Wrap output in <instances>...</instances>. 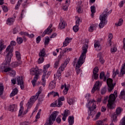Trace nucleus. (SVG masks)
I'll list each match as a JSON object with an SVG mask.
<instances>
[{
	"label": "nucleus",
	"mask_w": 125,
	"mask_h": 125,
	"mask_svg": "<svg viewBox=\"0 0 125 125\" xmlns=\"http://www.w3.org/2000/svg\"><path fill=\"white\" fill-rule=\"evenodd\" d=\"M87 48H88V46L87 44H85L82 47V53L79 57V59L77 62V64L76 65V70L77 75H79L81 72V69L80 68L82 66V65L84 63V60L86 57V52H87Z\"/></svg>",
	"instance_id": "obj_1"
},
{
	"label": "nucleus",
	"mask_w": 125,
	"mask_h": 125,
	"mask_svg": "<svg viewBox=\"0 0 125 125\" xmlns=\"http://www.w3.org/2000/svg\"><path fill=\"white\" fill-rule=\"evenodd\" d=\"M58 114H59V112L58 111H55L53 112L51 115L49 117L48 120L46 121V124H45L44 125H53V122H55V120L58 124H60V123H61V119H60L61 116H59L56 119V117H57Z\"/></svg>",
	"instance_id": "obj_2"
},
{
	"label": "nucleus",
	"mask_w": 125,
	"mask_h": 125,
	"mask_svg": "<svg viewBox=\"0 0 125 125\" xmlns=\"http://www.w3.org/2000/svg\"><path fill=\"white\" fill-rule=\"evenodd\" d=\"M117 97L118 92L117 90H115L113 94H111L109 97L106 96V97L104 98V103H106L107 100H108L107 107L109 108V109H114L113 102L116 100V98Z\"/></svg>",
	"instance_id": "obj_3"
},
{
	"label": "nucleus",
	"mask_w": 125,
	"mask_h": 125,
	"mask_svg": "<svg viewBox=\"0 0 125 125\" xmlns=\"http://www.w3.org/2000/svg\"><path fill=\"white\" fill-rule=\"evenodd\" d=\"M11 45L15 46L16 45V42L15 41H11L10 44L6 49V52H7V55L6 56V62L8 64H9L11 62V58L13 56L12 53L13 52V48H11Z\"/></svg>",
	"instance_id": "obj_4"
},
{
	"label": "nucleus",
	"mask_w": 125,
	"mask_h": 125,
	"mask_svg": "<svg viewBox=\"0 0 125 125\" xmlns=\"http://www.w3.org/2000/svg\"><path fill=\"white\" fill-rule=\"evenodd\" d=\"M112 12V11H108V9H106L104 12L100 16V20L101 22L99 24V27L100 29H102L107 24L108 21L106 20L107 16L108 14H110Z\"/></svg>",
	"instance_id": "obj_5"
},
{
	"label": "nucleus",
	"mask_w": 125,
	"mask_h": 125,
	"mask_svg": "<svg viewBox=\"0 0 125 125\" xmlns=\"http://www.w3.org/2000/svg\"><path fill=\"white\" fill-rule=\"evenodd\" d=\"M40 93H41V91H39L38 93H36L35 95L31 97L30 100L28 101V103L26 104L27 109L25 111L23 112V115H26L29 111V109L31 108L32 107V105L37 101L38 98H39V96H40Z\"/></svg>",
	"instance_id": "obj_6"
},
{
	"label": "nucleus",
	"mask_w": 125,
	"mask_h": 125,
	"mask_svg": "<svg viewBox=\"0 0 125 125\" xmlns=\"http://www.w3.org/2000/svg\"><path fill=\"white\" fill-rule=\"evenodd\" d=\"M93 102H96L95 100L90 101L87 105V108L89 109L88 111V116L92 117V118H93L94 115L96 114V111H94V110L96 109L97 106L96 104H93Z\"/></svg>",
	"instance_id": "obj_7"
},
{
	"label": "nucleus",
	"mask_w": 125,
	"mask_h": 125,
	"mask_svg": "<svg viewBox=\"0 0 125 125\" xmlns=\"http://www.w3.org/2000/svg\"><path fill=\"white\" fill-rule=\"evenodd\" d=\"M110 76V73L107 72L106 75H104V82H106L108 85V91L109 92H111L112 90L114 89V87H115V85H116V83L113 84V79L111 78H108Z\"/></svg>",
	"instance_id": "obj_8"
},
{
	"label": "nucleus",
	"mask_w": 125,
	"mask_h": 125,
	"mask_svg": "<svg viewBox=\"0 0 125 125\" xmlns=\"http://www.w3.org/2000/svg\"><path fill=\"white\" fill-rule=\"evenodd\" d=\"M30 74L31 76H35L33 80L31 82L32 85H33V86H35L36 85V82H38V80H39L40 70H39V69L38 68H31L30 70Z\"/></svg>",
	"instance_id": "obj_9"
},
{
	"label": "nucleus",
	"mask_w": 125,
	"mask_h": 125,
	"mask_svg": "<svg viewBox=\"0 0 125 125\" xmlns=\"http://www.w3.org/2000/svg\"><path fill=\"white\" fill-rule=\"evenodd\" d=\"M50 67V64H47L46 65H44L43 66V75L42 76V85H43V86H45V77L46 76V73L47 72V69L48 68H49Z\"/></svg>",
	"instance_id": "obj_10"
},
{
	"label": "nucleus",
	"mask_w": 125,
	"mask_h": 125,
	"mask_svg": "<svg viewBox=\"0 0 125 125\" xmlns=\"http://www.w3.org/2000/svg\"><path fill=\"white\" fill-rule=\"evenodd\" d=\"M122 113V108L121 107H118L116 110V113H114L112 117V122H114V123H117V118H118V116L120 115Z\"/></svg>",
	"instance_id": "obj_11"
},
{
	"label": "nucleus",
	"mask_w": 125,
	"mask_h": 125,
	"mask_svg": "<svg viewBox=\"0 0 125 125\" xmlns=\"http://www.w3.org/2000/svg\"><path fill=\"white\" fill-rule=\"evenodd\" d=\"M17 80L18 85H20L21 89H24L25 86L24 85V81H23V78L20 76H17Z\"/></svg>",
	"instance_id": "obj_12"
},
{
	"label": "nucleus",
	"mask_w": 125,
	"mask_h": 125,
	"mask_svg": "<svg viewBox=\"0 0 125 125\" xmlns=\"http://www.w3.org/2000/svg\"><path fill=\"white\" fill-rule=\"evenodd\" d=\"M5 61H6V63H2L1 65V69H4V73H7V72H9V71H11V68H10V67H8L7 68V65H9V64H10V62L8 63L6 62V58H5Z\"/></svg>",
	"instance_id": "obj_13"
},
{
	"label": "nucleus",
	"mask_w": 125,
	"mask_h": 125,
	"mask_svg": "<svg viewBox=\"0 0 125 125\" xmlns=\"http://www.w3.org/2000/svg\"><path fill=\"white\" fill-rule=\"evenodd\" d=\"M98 72H99V69L97 66H96L93 70V78H94L95 80H97V79H98V77L99 76L97 73Z\"/></svg>",
	"instance_id": "obj_14"
},
{
	"label": "nucleus",
	"mask_w": 125,
	"mask_h": 125,
	"mask_svg": "<svg viewBox=\"0 0 125 125\" xmlns=\"http://www.w3.org/2000/svg\"><path fill=\"white\" fill-rule=\"evenodd\" d=\"M15 18H16L15 16H14L12 18H8L6 21V24L9 25V26L13 25V23H14L15 21Z\"/></svg>",
	"instance_id": "obj_15"
},
{
	"label": "nucleus",
	"mask_w": 125,
	"mask_h": 125,
	"mask_svg": "<svg viewBox=\"0 0 125 125\" xmlns=\"http://www.w3.org/2000/svg\"><path fill=\"white\" fill-rule=\"evenodd\" d=\"M94 47L95 48H96V50H97V51H100V50L101 49V46L100 45V41H95Z\"/></svg>",
	"instance_id": "obj_16"
},
{
	"label": "nucleus",
	"mask_w": 125,
	"mask_h": 125,
	"mask_svg": "<svg viewBox=\"0 0 125 125\" xmlns=\"http://www.w3.org/2000/svg\"><path fill=\"white\" fill-rule=\"evenodd\" d=\"M22 64V61H18L14 62L11 63V67L12 68H16V67H18V66H20V65Z\"/></svg>",
	"instance_id": "obj_17"
},
{
	"label": "nucleus",
	"mask_w": 125,
	"mask_h": 125,
	"mask_svg": "<svg viewBox=\"0 0 125 125\" xmlns=\"http://www.w3.org/2000/svg\"><path fill=\"white\" fill-rule=\"evenodd\" d=\"M66 26V22L63 21L62 18L60 19V23L59 25V28L60 29H65V27Z\"/></svg>",
	"instance_id": "obj_18"
},
{
	"label": "nucleus",
	"mask_w": 125,
	"mask_h": 125,
	"mask_svg": "<svg viewBox=\"0 0 125 125\" xmlns=\"http://www.w3.org/2000/svg\"><path fill=\"white\" fill-rule=\"evenodd\" d=\"M99 82L97 81L96 83L94 84L93 88L92 89V93H94V92H95L97 89H98V87H99Z\"/></svg>",
	"instance_id": "obj_19"
},
{
	"label": "nucleus",
	"mask_w": 125,
	"mask_h": 125,
	"mask_svg": "<svg viewBox=\"0 0 125 125\" xmlns=\"http://www.w3.org/2000/svg\"><path fill=\"white\" fill-rule=\"evenodd\" d=\"M17 107V105L16 104L10 105L8 106V110L11 112H15V111H16Z\"/></svg>",
	"instance_id": "obj_20"
},
{
	"label": "nucleus",
	"mask_w": 125,
	"mask_h": 125,
	"mask_svg": "<svg viewBox=\"0 0 125 125\" xmlns=\"http://www.w3.org/2000/svg\"><path fill=\"white\" fill-rule=\"evenodd\" d=\"M71 40H72V38H69L67 37L65 39V41L63 42V46L62 47H65V46H67V45L70 43V41H71Z\"/></svg>",
	"instance_id": "obj_21"
},
{
	"label": "nucleus",
	"mask_w": 125,
	"mask_h": 125,
	"mask_svg": "<svg viewBox=\"0 0 125 125\" xmlns=\"http://www.w3.org/2000/svg\"><path fill=\"white\" fill-rule=\"evenodd\" d=\"M74 116H69L68 118V125H73L75 121Z\"/></svg>",
	"instance_id": "obj_22"
},
{
	"label": "nucleus",
	"mask_w": 125,
	"mask_h": 125,
	"mask_svg": "<svg viewBox=\"0 0 125 125\" xmlns=\"http://www.w3.org/2000/svg\"><path fill=\"white\" fill-rule=\"evenodd\" d=\"M63 71H64V68H63V67L60 66L59 67L58 70L57 71V72L56 74L57 77H58V78L61 77V73H62V72H63Z\"/></svg>",
	"instance_id": "obj_23"
},
{
	"label": "nucleus",
	"mask_w": 125,
	"mask_h": 125,
	"mask_svg": "<svg viewBox=\"0 0 125 125\" xmlns=\"http://www.w3.org/2000/svg\"><path fill=\"white\" fill-rule=\"evenodd\" d=\"M56 86V82L55 81H52L50 82L49 85V89H53V88H55V86Z\"/></svg>",
	"instance_id": "obj_24"
},
{
	"label": "nucleus",
	"mask_w": 125,
	"mask_h": 125,
	"mask_svg": "<svg viewBox=\"0 0 125 125\" xmlns=\"http://www.w3.org/2000/svg\"><path fill=\"white\" fill-rule=\"evenodd\" d=\"M18 93V89L15 88L13 90L12 92L10 94V97H13V96L16 95V94H17Z\"/></svg>",
	"instance_id": "obj_25"
},
{
	"label": "nucleus",
	"mask_w": 125,
	"mask_h": 125,
	"mask_svg": "<svg viewBox=\"0 0 125 125\" xmlns=\"http://www.w3.org/2000/svg\"><path fill=\"white\" fill-rule=\"evenodd\" d=\"M20 31H21V29H20V26H17L14 29H13V34H14V35H15V34H18V33Z\"/></svg>",
	"instance_id": "obj_26"
},
{
	"label": "nucleus",
	"mask_w": 125,
	"mask_h": 125,
	"mask_svg": "<svg viewBox=\"0 0 125 125\" xmlns=\"http://www.w3.org/2000/svg\"><path fill=\"white\" fill-rule=\"evenodd\" d=\"M6 47V45L4 44V41L1 40L0 41V51L1 50H3V49H5Z\"/></svg>",
	"instance_id": "obj_27"
},
{
	"label": "nucleus",
	"mask_w": 125,
	"mask_h": 125,
	"mask_svg": "<svg viewBox=\"0 0 125 125\" xmlns=\"http://www.w3.org/2000/svg\"><path fill=\"white\" fill-rule=\"evenodd\" d=\"M24 108L23 107V105H22V103H21V107L20 109V111L19 112V117H21L22 115H23V110Z\"/></svg>",
	"instance_id": "obj_28"
},
{
	"label": "nucleus",
	"mask_w": 125,
	"mask_h": 125,
	"mask_svg": "<svg viewBox=\"0 0 125 125\" xmlns=\"http://www.w3.org/2000/svg\"><path fill=\"white\" fill-rule=\"evenodd\" d=\"M70 84H67L66 85V84H64L65 94H67V93H68V91L69 90V88H70Z\"/></svg>",
	"instance_id": "obj_29"
},
{
	"label": "nucleus",
	"mask_w": 125,
	"mask_h": 125,
	"mask_svg": "<svg viewBox=\"0 0 125 125\" xmlns=\"http://www.w3.org/2000/svg\"><path fill=\"white\" fill-rule=\"evenodd\" d=\"M16 56L17 59V61H21V55L18 51H16Z\"/></svg>",
	"instance_id": "obj_30"
},
{
	"label": "nucleus",
	"mask_w": 125,
	"mask_h": 125,
	"mask_svg": "<svg viewBox=\"0 0 125 125\" xmlns=\"http://www.w3.org/2000/svg\"><path fill=\"white\" fill-rule=\"evenodd\" d=\"M67 103L70 105H73L75 103V100L73 99H71L70 98H67Z\"/></svg>",
	"instance_id": "obj_31"
},
{
	"label": "nucleus",
	"mask_w": 125,
	"mask_h": 125,
	"mask_svg": "<svg viewBox=\"0 0 125 125\" xmlns=\"http://www.w3.org/2000/svg\"><path fill=\"white\" fill-rule=\"evenodd\" d=\"M125 74V63L123 64L121 70V74L123 75Z\"/></svg>",
	"instance_id": "obj_32"
},
{
	"label": "nucleus",
	"mask_w": 125,
	"mask_h": 125,
	"mask_svg": "<svg viewBox=\"0 0 125 125\" xmlns=\"http://www.w3.org/2000/svg\"><path fill=\"white\" fill-rule=\"evenodd\" d=\"M68 63H69V61H68V60H65L64 63L63 64H62L61 66V67H62L63 69H65V68L67 66V64H68Z\"/></svg>",
	"instance_id": "obj_33"
},
{
	"label": "nucleus",
	"mask_w": 125,
	"mask_h": 125,
	"mask_svg": "<svg viewBox=\"0 0 125 125\" xmlns=\"http://www.w3.org/2000/svg\"><path fill=\"white\" fill-rule=\"evenodd\" d=\"M17 42L18 44H21L23 42V39L21 37H18L17 39Z\"/></svg>",
	"instance_id": "obj_34"
},
{
	"label": "nucleus",
	"mask_w": 125,
	"mask_h": 125,
	"mask_svg": "<svg viewBox=\"0 0 125 125\" xmlns=\"http://www.w3.org/2000/svg\"><path fill=\"white\" fill-rule=\"evenodd\" d=\"M96 26H97V25H96V24L91 25L89 28V32H93L94 30V28H95Z\"/></svg>",
	"instance_id": "obj_35"
},
{
	"label": "nucleus",
	"mask_w": 125,
	"mask_h": 125,
	"mask_svg": "<svg viewBox=\"0 0 125 125\" xmlns=\"http://www.w3.org/2000/svg\"><path fill=\"white\" fill-rule=\"evenodd\" d=\"M123 22H124V20H123V19H120L119 20L118 22L115 23V25L117 26V27L122 26V25H123Z\"/></svg>",
	"instance_id": "obj_36"
},
{
	"label": "nucleus",
	"mask_w": 125,
	"mask_h": 125,
	"mask_svg": "<svg viewBox=\"0 0 125 125\" xmlns=\"http://www.w3.org/2000/svg\"><path fill=\"white\" fill-rule=\"evenodd\" d=\"M1 7H2V9L4 12H7V11H8V8H7V6H6V5H3L1 6Z\"/></svg>",
	"instance_id": "obj_37"
},
{
	"label": "nucleus",
	"mask_w": 125,
	"mask_h": 125,
	"mask_svg": "<svg viewBox=\"0 0 125 125\" xmlns=\"http://www.w3.org/2000/svg\"><path fill=\"white\" fill-rule=\"evenodd\" d=\"M119 74V70L117 69L116 71H115V69L113 70V74H112V78H116V76Z\"/></svg>",
	"instance_id": "obj_38"
},
{
	"label": "nucleus",
	"mask_w": 125,
	"mask_h": 125,
	"mask_svg": "<svg viewBox=\"0 0 125 125\" xmlns=\"http://www.w3.org/2000/svg\"><path fill=\"white\" fill-rule=\"evenodd\" d=\"M125 97V92L124 91H122L120 93L119 98H120V99H124Z\"/></svg>",
	"instance_id": "obj_39"
},
{
	"label": "nucleus",
	"mask_w": 125,
	"mask_h": 125,
	"mask_svg": "<svg viewBox=\"0 0 125 125\" xmlns=\"http://www.w3.org/2000/svg\"><path fill=\"white\" fill-rule=\"evenodd\" d=\"M4 90V87L3 86V84L0 83V96L2 94H3V91Z\"/></svg>",
	"instance_id": "obj_40"
},
{
	"label": "nucleus",
	"mask_w": 125,
	"mask_h": 125,
	"mask_svg": "<svg viewBox=\"0 0 125 125\" xmlns=\"http://www.w3.org/2000/svg\"><path fill=\"white\" fill-rule=\"evenodd\" d=\"M60 63V60L59 59L58 61L55 62L54 65V68H56V69H57V68H58V66H59Z\"/></svg>",
	"instance_id": "obj_41"
},
{
	"label": "nucleus",
	"mask_w": 125,
	"mask_h": 125,
	"mask_svg": "<svg viewBox=\"0 0 125 125\" xmlns=\"http://www.w3.org/2000/svg\"><path fill=\"white\" fill-rule=\"evenodd\" d=\"M90 9L91 13H95V12H96V8H95V6L93 5L91 6Z\"/></svg>",
	"instance_id": "obj_42"
},
{
	"label": "nucleus",
	"mask_w": 125,
	"mask_h": 125,
	"mask_svg": "<svg viewBox=\"0 0 125 125\" xmlns=\"http://www.w3.org/2000/svg\"><path fill=\"white\" fill-rule=\"evenodd\" d=\"M44 48H43L41 51V52L39 53V56H40V57H44Z\"/></svg>",
	"instance_id": "obj_43"
},
{
	"label": "nucleus",
	"mask_w": 125,
	"mask_h": 125,
	"mask_svg": "<svg viewBox=\"0 0 125 125\" xmlns=\"http://www.w3.org/2000/svg\"><path fill=\"white\" fill-rule=\"evenodd\" d=\"M73 29L74 32H75V33H77V32H78V31H79V30H80L79 25H75L74 26H73Z\"/></svg>",
	"instance_id": "obj_44"
},
{
	"label": "nucleus",
	"mask_w": 125,
	"mask_h": 125,
	"mask_svg": "<svg viewBox=\"0 0 125 125\" xmlns=\"http://www.w3.org/2000/svg\"><path fill=\"white\" fill-rule=\"evenodd\" d=\"M16 75V72L15 70H12L9 72V75L11 77H15Z\"/></svg>",
	"instance_id": "obj_45"
},
{
	"label": "nucleus",
	"mask_w": 125,
	"mask_h": 125,
	"mask_svg": "<svg viewBox=\"0 0 125 125\" xmlns=\"http://www.w3.org/2000/svg\"><path fill=\"white\" fill-rule=\"evenodd\" d=\"M111 53H112V54H114L115 52L117 51V48L115 46H114L113 48H111L110 49Z\"/></svg>",
	"instance_id": "obj_46"
},
{
	"label": "nucleus",
	"mask_w": 125,
	"mask_h": 125,
	"mask_svg": "<svg viewBox=\"0 0 125 125\" xmlns=\"http://www.w3.org/2000/svg\"><path fill=\"white\" fill-rule=\"evenodd\" d=\"M62 116H64L65 117H68L69 116V110H65L63 112V114H62Z\"/></svg>",
	"instance_id": "obj_47"
},
{
	"label": "nucleus",
	"mask_w": 125,
	"mask_h": 125,
	"mask_svg": "<svg viewBox=\"0 0 125 125\" xmlns=\"http://www.w3.org/2000/svg\"><path fill=\"white\" fill-rule=\"evenodd\" d=\"M104 77H105V73H104V72L103 71L101 72L100 74V80H103V79H104Z\"/></svg>",
	"instance_id": "obj_48"
},
{
	"label": "nucleus",
	"mask_w": 125,
	"mask_h": 125,
	"mask_svg": "<svg viewBox=\"0 0 125 125\" xmlns=\"http://www.w3.org/2000/svg\"><path fill=\"white\" fill-rule=\"evenodd\" d=\"M57 102V107H61L62 105H63V103L62 102H60V101H56Z\"/></svg>",
	"instance_id": "obj_49"
},
{
	"label": "nucleus",
	"mask_w": 125,
	"mask_h": 125,
	"mask_svg": "<svg viewBox=\"0 0 125 125\" xmlns=\"http://www.w3.org/2000/svg\"><path fill=\"white\" fill-rule=\"evenodd\" d=\"M77 12L78 13H82V6L81 5H78V7H77Z\"/></svg>",
	"instance_id": "obj_50"
},
{
	"label": "nucleus",
	"mask_w": 125,
	"mask_h": 125,
	"mask_svg": "<svg viewBox=\"0 0 125 125\" xmlns=\"http://www.w3.org/2000/svg\"><path fill=\"white\" fill-rule=\"evenodd\" d=\"M44 60V59H43V57H41L38 60V64H41V63H42Z\"/></svg>",
	"instance_id": "obj_51"
},
{
	"label": "nucleus",
	"mask_w": 125,
	"mask_h": 125,
	"mask_svg": "<svg viewBox=\"0 0 125 125\" xmlns=\"http://www.w3.org/2000/svg\"><path fill=\"white\" fill-rule=\"evenodd\" d=\"M76 25L77 26H80V21H81V20L80 19V18L77 17L76 18Z\"/></svg>",
	"instance_id": "obj_52"
},
{
	"label": "nucleus",
	"mask_w": 125,
	"mask_h": 125,
	"mask_svg": "<svg viewBox=\"0 0 125 125\" xmlns=\"http://www.w3.org/2000/svg\"><path fill=\"white\" fill-rule=\"evenodd\" d=\"M72 48H66L63 50V53H66V52H69V51H71Z\"/></svg>",
	"instance_id": "obj_53"
},
{
	"label": "nucleus",
	"mask_w": 125,
	"mask_h": 125,
	"mask_svg": "<svg viewBox=\"0 0 125 125\" xmlns=\"http://www.w3.org/2000/svg\"><path fill=\"white\" fill-rule=\"evenodd\" d=\"M23 0H20L19 1L17 4V5L15 6V9L17 10L18 8H19V6H20V2L22 1Z\"/></svg>",
	"instance_id": "obj_54"
},
{
	"label": "nucleus",
	"mask_w": 125,
	"mask_h": 125,
	"mask_svg": "<svg viewBox=\"0 0 125 125\" xmlns=\"http://www.w3.org/2000/svg\"><path fill=\"white\" fill-rule=\"evenodd\" d=\"M49 42V37H47L45 39L44 44H48Z\"/></svg>",
	"instance_id": "obj_55"
},
{
	"label": "nucleus",
	"mask_w": 125,
	"mask_h": 125,
	"mask_svg": "<svg viewBox=\"0 0 125 125\" xmlns=\"http://www.w3.org/2000/svg\"><path fill=\"white\" fill-rule=\"evenodd\" d=\"M125 3V0H122L119 3V6L120 7H123L124 6V4Z\"/></svg>",
	"instance_id": "obj_56"
},
{
	"label": "nucleus",
	"mask_w": 125,
	"mask_h": 125,
	"mask_svg": "<svg viewBox=\"0 0 125 125\" xmlns=\"http://www.w3.org/2000/svg\"><path fill=\"white\" fill-rule=\"evenodd\" d=\"M41 41V36H38L37 38H36V43H40V42Z\"/></svg>",
	"instance_id": "obj_57"
},
{
	"label": "nucleus",
	"mask_w": 125,
	"mask_h": 125,
	"mask_svg": "<svg viewBox=\"0 0 125 125\" xmlns=\"http://www.w3.org/2000/svg\"><path fill=\"white\" fill-rule=\"evenodd\" d=\"M52 27V24H50L48 27L45 30V32H47L48 33L49 32V30L51 29Z\"/></svg>",
	"instance_id": "obj_58"
},
{
	"label": "nucleus",
	"mask_w": 125,
	"mask_h": 125,
	"mask_svg": "<svg viewBox=\"0 0 125 125\" xmlns=\"http://www.w3.org/2000/svg\"><path fill=\"white\" fill-rule=\"evenodd\" d=\"M52 27V24H50L48 27L45 30V32H47L48 33L49 32V30L51 29Z\"/></svg>",
	"instance_id": "obj_59"
},
{
	"label": "nucleus",
	"mask_w": 125,
	"mask_h": 125,
	"mask_svg": "<svg viewBox=\"0 0 125 125\" xmlns=\"http://www.w3.org/2000/svg\"><path fill=\"white\" fill-rule=\"evenodd\" d=\"M106 93V87H104L101 90V94H104Z\"/></svg>",
	"instance_id": "obj_60"
},
{
	"label": "nucleus",
	"mask_w": 125,
	"mask_h": 125,
	"mask_svg": "<svg viewBox=\"0 0 125 125\" xmlns=\"http://www.w3.org/2000/svg\"><path fill=\"white\" fill-rule=\"evenodd\" d=\"M65 100V98L63 96L61 97L58 98V101H64Z\"/></svg>",
	"instance_id": "obj_61"
},
{
	"label": "nucleus",
	"mask_w": 125,
	"mask_h": 125,
	"mask_svg": "<svg viewBox=\"0 0 125 125\" xmlns=\"http://www.w3.org/2000/svg\"><path fill=\"white\" fill-rule=\"evenodd\" d=\"M51 107H57V102L55 103H53L50 104Z\"/></svg>",
	"instance_id": "obj_62"
},
{
	"label": "nucleus",
	"mask_w": 125,
	"mask_h": 125,
	"mask_svg": "<svg viewBox=\"0 0 125 125\" xmlns=\"http://www.w3.org/2000/svg\"><path fill=\"white\" fill-rule=\"evenodd\" d=\"M21 125H30L29 123L27 122H22L21 124Z\"/></svg>",
	"instance_id": "obj_63"
},
{
	"label": "nucleus",
	"mask_w": 125,
	"mask_h": 125,
	"mask_svg": "<svg viewBox=\"0 0 125 125\" xmlns=\"http://www.w3.org/2000/svg\"><path fill=\"white\" fill-rule=\"evenodd\" d=\"M97 125H103V121H97Z\"/></svg>",
	"instance_id": "obj_64"
}]
</instances>
